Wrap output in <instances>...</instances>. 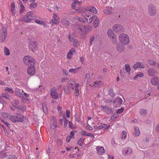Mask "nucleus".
Instances as JSON below:
<instances>
[{
  "mask_svg": "<svg viewBox=\"0 0 159 159\" xmlns=\"http://www.w3.org/2000/svg\"><path fill=\"white\" fill-rule=\"evenodd\" d=\"M23 61L25 64L28 65L30 64L31 66H29L27 69V73L30 75H33L35 72V69L34 66L35 60L30 56H25L23 58Z\"/></svg>",
  "mask_w": 159,
  "mask_h": 159,
  "instance_id": "nucleus-1",
  "label": "nucleus"
},
{
  "mask_svg": "<svg viewBox=\"0 0 159 159\" xmlns=\"http://www.w3.org/2000/svg\"><path fill=\"white\" fill-rule=\"evenodd\" d=\"M119 40L121 44L124 45H127L129 42V37L125 34H122L120 35Z\"/></svg>",
  "mask_w": 159,
  "mask_h": 159,
  "instance_id": "nucleus-2",
  "label": "nucleus"
},
{
  "mask_svg": "<svg viewBox=\"0 0 159 159\" xmlns=\"http://www.w3.org/2000/svg\"><path fill=\"white\" fill-rule=\"evenodd\" d=\"M68 84L72 89H75V96H78L79 93V90L78 88L79 85V84L78 83H75L73 81H70L68 82Z\"/></svg>",
  "mask_w": 159,
  "mask_h": 159,
  "instance_id": "nucleus-3",
  "label": "nucleus"
},
{
  "mask_svg": "<svg viewBox=\"0 0 159 159\" xmlns=\"http://www.w3.org/2000/svg\"><path fill=\"white\" fill-rule=\"evenodd\" d=\"M107 33L108 36L112 39L113 44L114 45L116 44L117 43L116 36L114 34L111 29L108 30Z\"/></svg>",
  "mask_w": 159,
  "mask_h": 159,
  "instance_id": "nucleus-4",
  "label": "nucleus"
},
{
  "mask_svg": "<svg viewBox=\"0 0 159 159\" xmlns=\"http://www.w3.org/2000/svg\"><path fill=\"white\" fill-rule=\"evenodd\" d=\"M113 31L118 33L123 32L124 31V28L121 25L119 24L114 25L112 28Z\"/></svg>",
  "mask_w": 159,
  "mask_h": 159,
  "instance_id": "nucleus-5",
  "label": "nucleus"
},
{
  "mask_svg": "<svg viewBox=\"0 0 159 159\" xmlns=\"http://www.w3.org/2000/svg\"><path fill=\"white\" fill-rule=\"evenodd\" d=\"M57 127V124L56 117L53 116L52 118L51 124L50 129L51 131L54 132L56 130Z\"/></svg>",
  "mask_w": 159,
  "mask_h": 159,
  "instance_id": "nucleus-6",
  "label": "nucleus"
},
{
  "mask_svg": "<svg viewBox=\"0 0 159 159\" xmlns=\"http://www.w3.org/2000/svg\"><path fill=\"white\" fill-rule=\"evenodd\" d=\"M156 8L153 5H149L148 7V12L151 16H154L156 13Z\"/></svg>",
  "mask_w": 159,
  "mask_h": 159,
  "instance_id": "nucleus-7",
  "label": "nucleus"
},
{
  "mask_svg": "<svg viewBox=\"0 0 159 159\" xmlns=\"http://www.w3.org/2000/svg\"><path fill=\"white\" fill-rule=\"evenodd\" d=\"M16 116L17 117V122H23L26 123L28 122V119L26 116L21 115L19 114H17Z\"/></svg>",
  "mask_w": 159,
  "mask_h": 159,
  "instance_id": "nucleus-8",
  "label": "nucleus"
},
{
  "mask_svg": "<svg viewBox=\"0 0 159 159\" xmlns=\"http://www.w3.org/2000/svg\"><path fill=\"white\" fill-rule=\"evenodd\" d=\"M101 109L104 111L108 114H111L113 112V109L106 106H102Z\"/></svg>",
  "mask_w": 159,
  "mask_h": 159,
  "instance_id": "nucleus-9",
  "label": "nucleus"
},
{
  "mask_svg": "<svg viewBox=\"0 0 159 159\" xmlns=\"http://www.w3.org/2000/svg\"><path fill=\"white\" fill-rule=\"evenodd\" d=\"M50 92L51 96L53 99H57L58 94L57 93V89L55 88H53L51 89Z\"/></svg>",
  "mask_w": 159,
  "mask_h": 159,
  "instance_id": "nucleus-10",
  "label": "nucleus"
},
{
  "mask_svg": "<svg viewBox=\"0 0 159 159\" xmlns=\"http://www.w3.org/2000/svg\"><path fill=\"white\" fill-rule=\"evenodd\" d=\"M32 15V12H29L27 13L25 17V22H29L31 21L33 16L31 15Z\"/></svg>",
  "mask_w": 159,
  "mask_h": 159,
  "instance_id": "nucleus-11",
  "label": "nucleus"
},
{
  "mask_svg": "<svg viewBox=\"0 0 159 159\" xmlns=\"http://www.w3.org/2000/svg\"><path fill=\"white\" fill-rule=\"evenodd\" d=\"M110 125H107L106 124H101L99 126H95L94 127L95 129L98 130H101L103 129H108L110 127Z\"/></svg>",
  "mask_w": 159,
  "mask_h": 159,
  "instance_id": "nucleus-12",
  "label": "nucleus"
},
{
  "mask_svg": "<svg viewBox=\"0 0 159 159\" xmlns=\"http://www.w3.org/2000/svg\"><path fill=\"white\" fill-rule=\"evenodd\" d=\"M145 67L144 65L142 62H138L134 65L133 68L134 69H136L139 68H144Z\"/></svg>",
  "mask_w": 159,
  "mask_h": 159,
  "instance_id": "nucleus-13",
  "label": "nucleus"
},
{
  "mask_svg": "<svg viewBox=\"0 0 159 159\" xmlns=\"http://www.w3.org/2000/svg\"><path fill=\"white\" fill-rule=\"evenodd\" d=\"M36 43L35 41H32L30 43L29 47L32 52H34L36 50Z\"/></svg>",
  "mask_w": 159,
  "mask_h": 159,
  "instance_id": "nucleus-14",
  "label": "nucleus"
},
{
  "mask_svg": "<svg viewBox=\"0 0 159 159\" xmlns=\"http://www.w3.org/2000/svg\"><path fill=\"white\" fill-rule=\"evenodd\" d=\"M116 49L119 52L122 53L125 50V47L121 44H117L116 46Z\"/></svg>",
  "mask_w": 159,
  "mask_h": 159,
  "instance_id": "nucleus-15",
  "label": "nucleus"
},
{
  "mask_svg": "<svg viewBox=\"0 0 159 159\" xmlns=\"http://www.w3.org/2000/svg\"><path fill=\"white\" fill-rule=\"evenodd\" d=\"M96 149L97 152L99 154H102L104 153L105 152V150L103 147L102 146H97Z\"/></svg>",
  "mask_w": 159,
  "mask_h": 159,
  "instance_id": "nucleus-16",
  "label": "nucleus"
},
{
  "mask_svg": "<svg viewBox=\"0 0 159 159\" xmlns=\"http://www.w3.org/2000/svg\"><path fill=\"white\" fill-rule=\"evenodd\" d=\"M148 73V75L152 77L154 76L157 74V72L152 68L149 69Z\"/></svg>",
  "mask_w": 159,
  "mask_h": 159,
  "instance_id": "nucleus-17",
  "label": "nucleus"
},
{
  "mask_svg": "<svg viewBox=\"0 0 159 159\" xmlns=\"http://www.w3.org/2000/svg\"><path fill=\"white\" fill-rule=\"evenodd\" d=\"M73 29L75 32L82 34V28L79 27L78 25L75 24Z\"/></svg>",
  "mask_w": 159,
  "mask_h": 159,
  "instance_id": "nucleus-18",
  "label": "nucleus"
},
{
  "mask_svg": "<svg viewBox=\"0 0 159 159\" xmlns=\"http://www.w3.org/2000/svg\"><path fill=\"white\" fill-rule=\"evenodd\" d=\"M59 20V18L55 14H54L52 20V22L55 24H57L58 23Z\"/></svg>",
  "mask_w": 159,
  "mask_h": 159,
  "instance_id": "nucleus-19",
  "label": "nucleus"
},
{
  "mask_svg": "<svg viewBox=\"0 0 159 159\" xmlns=\"http://www.w3.org/2000/svg\"><path fill=\"white\" fill-rule=\"evenodd\" d=\"M94 22L93 23V26L94 28H96L98 26L99 23V20L97 16H95Z\"/></svg>",
  "mask_w": 159,
  "mask_h": 159,
  "instance_id": "nucleus-20",
  "label": "nucleus"
},
{
  "mask_svg": "<svg viewBox=\"0 0 159 159\" xmlns=\"http://www.w3.org/2000/svg\"><path fill=\"white\" fill-rule=\"evenodd\" d=\"M102 82L100 80H96L93 82V85L92 86L95 87H99L102 85Z\"/></svg>",
  "mask_w": 159,
  "mask_h": 159,
  "instance_id": "nucleus-21",
  "label": "nucleus"
},
{
  "mask_svg": "<svg viewBox=\"0 0 159 159\" xmlns=\"http://www.w3.org/2000/svg\"><path fill=\"white\" fill-rule=\"evenodd\" d=\"M134 134L135 136H139L140 134V131L139 130V128L138 127L134 126Z\"/></svg>",
  "mask_w": 159,
  "mask_h": 159,
  "instance_id": "nucleus-22",
  "label": "nucleus"
},
{
  "mask_svg": "<svg viewBox=\"0 0 159 159\" xmlns=\"http://www.w3.org/2000/svg\"><path fill=\"white\" fill-rule=\"evenodd\" d=\"M132 152V150L131 149L129 148H125L123 151V153L124 154H129L131 153Z\"/></svg>",
  "mask_w": 159,
  "mask_h": 159,
  "instance_id": "nucleus-23",
  "label": "nucleus"
},
{
  "mask_svg": "<svg viewBox=\"0 0 159 159\" xmlns=\"http://www.w3.org/2000/svg\"><path fill=\"white\" fill-rule=\"evenodd\" d=\"M10 120L14 123L17 122V116L15 115L11 116L9 117Z\"/></svg>",
  "mask_w": 159,
  "mask_h": 159,
  "instance_id": "nucleus-24",
  "label": "nucleus"
},
{
  "mask_svg": "<svg viewBox=\"0 0 159 159\" xmlns=\"http://www.w3.org/2000/svg\"><path fill=\"white\" fill-rule=\"evenodd\" d=\"M61 22L65 26H67L69 24V21L65 19H62L61 20Z\"/></svg>",
  "mask_w": 159,
  "mask_h": 159,
  "instance_id": "nucleus-25",
  "label": "nucleus"
},
{
  "mask_svg": "<svg viewBox=\"0 0 159 159\" xmlns=\"http://www.w3.org/2000/svg\"><path fill=\"white\" fill-rule=\"evenodd\" d=\"M81 67H79L75 69H70L69 70V72L70 73H76L80 69Z\"/></svg>",
  "mask_w": 159,
  "mask_h": 159,
  "instance_id": "nucleus-26",
  "label": "nucleus"
},
{
  "mask_svg": "<svg viewBox=\"0 0 159 159\" xmlns=\"http://www.w3.org/2000/svg\"><path fill=\"white\" fill-rule=\"evenodd\" d=\"M75 49L74 48H72L69 51L68 53L67 54V57L69 59L70 58V57L69 56V55H71L73 52H75Z\"/></svg>",
  "mask_w": 159,
  "mask_h": 159,
  "instance_id": "nucleus-27",
  "label": "nucleus"
},
{
  "mask_svg": "<svg viewBox=\"0 0 159 159\" xmlns=\"http://www.w3.org/2000/svg\"><path fill=\"white\" fill-rule=\"evenodd\" d=\"M127 135V133L126 131L125 130L123 131L122 132V135L121 137V139L123 140L125 139Z\"/></svg>",
  "mask_w": 159,
  "mask_h": 159,
  "instance_id": "nucleus-28",
  "label": "nucleus"
},
{
  "mask_svg": "<svg viewBox=\"0 0 159 159\" xmlns=\"http://www.w3.org/2000/svg\"><path fill=\"white\" fill-rule=\"evenodd\" d=\"M15 93L16 95H18L19 97L21 98H23L24 97L22 93L20 92L18 90H16L15 91Z\"/></svg>",
  "mask_w": 159,
  "mask_h": 159,
  "instance_id": "nucleus-29",
  "label": "nucleus"
},
{
  "mask_svg": "<svg viewBox=\"0 0 159 159\" xmlns=\"http://www.w3.org/2000/svg\"><path fill=\"white\" fill-rule=\"evenodd\" d=\"M125 67L126 71L128 73H129L131 69L129 65L128 64H126L125 65Z\"/></svg>",
  "mask_w": 159,
  "mask_h": 159,
  "instance_id": "nucleus-30",
  "label": "nucleus"
},
{
  "mask_svg": "<svg viewBox=\"0 0 159 159\" xmlns=\"http://www.w3.org/2000/svg\"><path fill=\"white\" fill-rule=\"evenodd\" d=\"M84 140V138L83 137L80 138L79 140L78 144L80 146H82V143Z\"/></svg>",
  "mask_w": 159,
  "mask_h": 159,
  "instance_id": "nucleus-31",
  "label": "nucleus"
},
{
  "mask_svg": "<svg viewBox=\"0 0 159 159\" xmlns=\"http://www.w3.org/2000/svg\"><path fill=\"white\" fill-rule=\"evenodd\" d=\"M109 94L112 97H114L115 96V93L113 91V89H109L108 91Z\"/></svg>",
  "mask_w": 159,
  "mask_h": 159,
  "instance_id": "nucleus-32",
  "label": "nucleus"
},
{
  "mask_svg": "<svg viewBox=\"0 0 159 159\" xmlns=\"http://www.w3.org/2000/svg\"><path fill=\"white\" fill-rule=\"evenodd\" d=\"M37 6V3L35 2H32L31 3L30 5V9H32V8H35Z\"/></svg>",
  "mask_w": 159,
  "mask_h": 159,
  "instance_id": "nucleus-33",
  "label": "nucleus"
},
{
  "mask_svg": "<svg viewBox=\"0 0 159 159\" xmlns=\"http://www.w3.org/2000/svg\"><path fill=\"white\" fill-rule=\"evenodd\" d=\"M90 11L93 12L94 13H97V10L95 7L92 6L91 8H90Z\"/></svg>",
  "mask_w": 159,
  "mask_h": 159,
  "instance_id": "nucleus-34",
  "label": "nucleus"
},
{
  "mask_svg": "<svg viewBox=\"0 0 159 159\" xmlns=\"http://www.w3.org/2000/svg\"><path fill=\"white\" fill-rule=\"evenodd\" d=\"M103 11L104 13L107 15L111 14L112 13V12L111 11L107 9L104 10Z\"/></svg>",
  "mask_w": 159,
  "mask_h": 159,
  "instance_id": "nucleus-35",
  "label": "nucleus"
},
{
  "mask_svg": "<svg viewBox=\"0 0 159 159\" xmlns=\"http://www.w3.org/2000/svg\"><path fill=\"white\" fill-rule=\"evenodd\" d=\"M116 99L117 100V103L118 104L121 105L122 104L123 100L121 98L119 97H116Z\"/></svg>",
  "mask_w": 159,
  "mask_h": 159,
  "instance_id": "nucleus-36",
  "label": "nucleus"
},
{
  "mask_svg": "<svg viewBox=\"0 0 159 159\" xmlns=\"http://www.w3.org/2000/svg\"><path fill=\"white\" fill-rule=\"evenodd\" d=\"M88 32L87 26H84L82 28V34H84Z\"/></svg>",
  "mask_w": 159,
  "mask_h": 159,
  "instance_id": "nucleus-37",
  "label": "nucleus"
},
{
  "mask_svg": "<svg viewBox=\"0 0 159 159\" xmlns=\"http://www.w3.org/2000/svg\"><path fill=\"white\" fill-rule=\"evenodd\" d=\"M4 52L5 54L7 56L10 55L9 51L8 49L6 47L4 48Z\"/></svg>",
  "mask_w": 159,
  "mask_h": 159,
  "instance_id": "nucleus-38",
  "label": "nucleus"
},
{
  "mask_svg": "<svg viewBox=\"0 0 159 159\" xmlns=\"http://www.w3.org/2000/svg\"><path fill=\"white\" fill-rule=\"evenodd\" d=\"M95 37L94 36H91L90 37V45H92L93 44V42H94L95 40H94Z\"/></svg>",
  "mask_w": 159,
  "mask_h": 159,
  "instance_id": "nucleus-39",
  "label": "nucleus"
},
{
  "mask_svg": "<svg viewBox=\"0 0 159 159\" xmlns=\"http://www.w3.org/2000/svg\"><path fill=\"white\" fill-rule=\"evenodd\" d=\"M148 63L151 66H154L156 65L157 63L153 60H150L148 61Z\"/></svg>",
  "mask_w": 159,
  "mask_h": 159,
  "instance_id": "nucleus-40",
  "label": "nucleus"
},
{
  "mask_svg": "<svg viewBox=\"0 0 159 159\" xmlns=\"http://www.w3.org/2000/svg\"><path fill=\"white\" fill-rule=\"evenodd\" d=\"M35 22L36 23L39 24H40V25H44L45 24V23L44 22L41 21V20H36L35 21Z\"/></svg>",
  "mask_w": 159,
  "mask_h": 159,
  "instance_id": "nucleus-41",
  "label": "nucleus"
},
{
  "mask_svg": "<svg viewBox=\"0 0 159 159\" xmlns=\"http://www.w3.org/2000/svg\"><path fill=\"white\" fill-rule=\"evenodd\" d=\"M19 103V101L17 99H16L14 101V103L13 104V105L14 107H16V108H18L17 107V106Z\"/></svg>",
  "mask_w": 159,
  "mask_h": 159,
  "instance_id": "nucleus-42",
  "label": "nucleus"
},
{
  "mask_svg": "<svg viewBox=\"0 0 159 159\" xmlns=\"http://www.w3.org/2000/svg\"><path fill=\"white\" fill-rule=\"evenodd\" d=\"M25 7L23 5H21L20 6V15L22 14L24 10Z\"/></svg>",
  "mask_w": 159,
  "mask_h": 159,
  "instance_id": "nucleus-43",
  "label": "nucleus"
},
{
  "mask_svg": "<svg viewBox=\"0 0 159 159\" xmlns=\"http://www.w3.org/2000/svg\"><path fill=\"white\" fill-rule=\"evenodd\" d=\"M69 121L66 118H65L64 120V127L66 128V127Z\"/></svg>",
  "mask_w": 159,
  "mask_h": 159,
  "instance_id": "nucleus-44",
  "label": "nucleus"
},
{
  "mask_svg": "<svg viewBox=\"0 0 159 159\" xmlns=\"http://www.w3.org/2000/svg\"><path fill=\"white\" fill-rule=\"evenodd\" d=\"M124 107H122L120 109H118L116 111L117 113L120 114L122 113L124 111Z\"/></svg>",
  "mask_w": 159,
  "mask_h": 159,
  "instance_id": "nucleus-45",
  "label": "nucleus"
},
{
  "mask_svg": "<svg viewBox=\"0 0 159 159\" xmlns=\"http://www.w3.org/2000/svg\"><path fill=\"white\" fill-rule=\"evenodd\" d=\"M84 14H85V15H84V16H85V19L86 20L87 22H88V19H86L85 18V16H87V17H89L90 16V14L89 12H88V11H86L85 12V13Z\"/></svg>",
  "mask_w": 159,
  "mask_h": 159,
  "instance_id": "nucleus-46",
  "label": "nucleus"
},
{
  "mask_svg": "<svg viewBox=\"0 0 159 159\" xmlns=\"http://www.w3.org/2000/svg\"><path fill=\"white\" fill-rule=\"evenodd\" d=\"M159 80H151V83L154 85H157L158 82Z\"/></svg>",
  "mask_w": 159,
  "mask_h": 159,
  "instance_id": "nucleus-47",
  "label": "nucleus"
},
{
  "mask_svg": "<svg viewBox=\"0 0 159 159\" xmlns=\"http://www.w3.org/2000/svg\"><path fill=\"white\" fill-rule=\"evenodd\" d=\"M69 126L70 128L72 129H75L76 128L75 126H73L72 122H71L70 121H69Z\"/></svg>",
  "mask_w": 159,
  "mask_h": 159,
  "instance_id": "nucleus-48",
  "label": "nucleus"
},
{
  "mask_svg": "<svg viewBox=\"0 0 159 159\" xmlns=\"http://www.w3.org/2000/svg\"><path fill=\"white\" fill-rule=\"evenodd\" d=\"M6 35V34H2V42H3L5 39Z\"/></svg>",
  "mask_w": 159,
  "mask_h": 159,
  "instance_id": "nucleus-49",
  "label": "nucleus"
},
{
  "mask_svg": "<svg viewBox=\"0 0 159 159\" xmlns=\"http://www.w3.org/2000/svg\"><path fill=\"white\" fill-rule=\"evenodd\" d=\"M57 143L58 146L62 145V143L61 140L59 139H57Z\"/></svg>",
  "mask_w": 159,
  "mask_h": 159,
  "instance_id": "nucleus-50",
  "label": "nucleus"
},
{
  "mask_svg": "<svg viewBox=\"0 0 159 159\" xmlns=\"http://www.w3.org/2000/svg\"><path fill=\"white\" fill-rule=\"evenodd\" d=\"M2 117L4 118H7L8 117L9 115L7 113L5 112H3L2 113Z\"/></svg>",
  "mask_w": 159,
  "mask_h": 159,
  "instance_id": "nucleus-51",
  "label": "nucleus"
},
{
  "mask_svg": "<svg viewBox=\"0 0 159 159\" xmlns=\"http://www.w3.org/2000/svg\"><path fill=\"white\" fill-rule=\"evenodd\" d=\"M42 106L43 111L44 113H46L47 111V110L46 105L45 104H43Z\"/></svg>",
  "mask_w": 159,
  "mask_h": 159,
  "instance_id": "nucleus-52",
  "label": "nucleus"
},
{
  "mask_svg": "<svg viewBox=\"0 0 159 159\" xmlns=\"http://www.w3.org/2000/svg\"><path fill=\"white\" fill-rule=\"evenodd\" d=\"M78 41L76 39L74 40L73 42V44L75 47H77L78 44Z\"/></svg>",
  "mask_w": 159,
  "mask_h": 159,
  "instance_id": "nucleus-53",
  "label": "nucleus"
},
{
  "mask_svg": "<svg viewBox=\"0 0 159 159\" xmlns=\"http://www.w3.org/2000/svg\"><path fill=\"white\" fill-rule=\"evenodd\" d=\"M119 116V115L117 114H116L114 115H113L111 117V119L113 120L116 119V118H117Z\"/></svg>",
  "mask_w": 159,
  "mask_h": 159,
  "instance_id": "nucleus-54",
  "label": "nucleus"
},
{
  "mask_svg": "<svg viewBox=\"0 0 159 159\" xmlns=\"http://www.w3.org/2000/svg\"><path fill=\"white\" fill-rule=\"evenodd\" d=\"M70 110H67L66 111V115L67 117L69 118L70 117Z\"/></svg>",
  "mask_w": 159,
  "mask_h": 159,
  "instance_id": "nucleus-55",
  "label": "nucleus"
},
{
  "mask_svg": "<svg viewBox=\"0 0 159 159\" xmlns=\"http://www.w3.org/2000/svg\"><path fill=\"white\" fill-rule=\"evenodd\" d=\"M95 15H94V16H93L92 17H91L89 20V22L91 23L93 20H94Z\"/></svg>",
  "mask_w": 159,
  "mask_h": 159,
  "instance_id": "nucleus-56",
  "label": "nucleus"
},
{
  "mask_svg": "<svg viewBox=\"0 0 159 159\" xmlns=\"http://www.w3.org/2000/svg\"><path fill=\"white\" fill-rule=\"evenodd\" d=\"M17 108L20 110H22L23 111H24L26 110V107H18Z\"/></svg>",
  "mask_w": 159,
  "mask_h": 159,
  "instance_id": "nucleus-57",
  "label": "nucleus"
},
{
  "mask_svg": "<svg viewBox=\"0 0 159 159\" xmlns=\"http://www.w3.org/2000/svg\"><path fill=\"white\" fill-rule=\"evenodd\" d=\"M146 110L142 109L140 110V114L142 115H144L146 113Z\"/></svg>",
  "mask_w": 159,
  "mask_h": 159,
  "instance_id": "nucleus-58",
  "label": "nucleus"
},
{
  "mask_svg": "<svg viewBox=\"0 0 159 159\" xmlns=\"http://www.w3.org/2000/svg\"><path fill=\"white\" fill-rule=\"evenodd\" d=\"M85 136H89L93 138H94V136L93 134L92 133H87L85 135Z\"/></svg>",
  "mask_w": 159,
  "mask_h": 159,
  "instance_id": "nucleus-59",
  "label": "nucleus"
},
{
  "mask_svg": "<svg viewBox=\"0 0 159 159\" xmlns=\"http://www.w3.org/2000/svg\"><path fill=\"white\" fill-rule=\"evenodd\" d=\"M88 32L89 31H91L93 30L92 27L89 25L87 26Z\"/></svg>",
  "mask_w": 159,
  "mask_h": 159,
  "instance_id": "nucleus-60",
  "label": "nucleus"
},
{
  "mask_svg": "<svg viewBox=\"0 0 159 159\" xmlns=\"http://www.w3.org/2000/svg\"><path fill=\"white\" fill-rule=\"evenodd\" d=\"M5 90H7L8 92H10L11 93H13V91L12 90L11 88H9L7 87L6 88V89Z\"/></svg>",
  "mask_w": 159,
  "mask_h": 159,
  "instance_id": "nucleus-61",
  "label": "nucleus"
},
{
  "mask_svg": "<svg viewBox=\"0 0 159 159\" xmlns=\"http://www.w3.org/2000/svg\"><path fill=\"white\" fill-rule=\"evenodd\" d=\"M2 97H3L6 99H7L9 100H11V98L10 97V96L8 95H4V96H2Z\"/></svg>",
  "mask_w": 159,
  "mask_h": 159,
  "instance_id": "nucleus-62",
  "label": "nucleus"
},
{
  "mask_svg": "<svg viewBox=\"0 0 159 159\" xmlns=\"http://www.w3.org/2000/svg\"><path fill=\"white\" fill-rule=\"evenodd\" d=\"M84 19H85V18L84 19H83L82 18H79V20L80 21L82 22L83 23H85L86 22V20H84Z\"/></svg>",
  "mask_w": 159,
  "mask_h": 159,
  "instance_id": "nucleus-63",
  "label": "nucleus"
},
{
  "mask_svg": "<svg viewBox=\"0 0 159 159\" xmlns=\"http://www.w3.org/2000/svg\"><path fill=\"white\" fill-rule=\"evenodd\" d=\"M71 137L70 136H68L66 137V141L67 142H69L71 139Z\"/></svg>",
  "mask_w": 159,
  "mask_h": 159,
  "instance_id": "nucleus-64",
  "label": "nucleus"
}]
</instances>
